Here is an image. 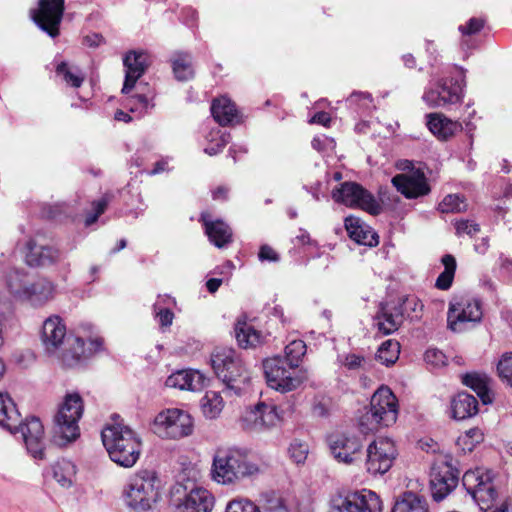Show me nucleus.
<instances>
[{"mask_svg":"<svg viewBox=\"0 0 512 512\" xmlns=\"http://www.w3.org/2000/svg\"><path fill=\"white\" fill-rule=\"evenodd\" d=\"M40 340L46 355L60 361L66 367H75L85 355L81 337L68 335L61 317H48L42 325Z\"/></svg>","mask_w":512,"mask_h":512,"instance_id":"f257e3e1","label":"nucleus"},{"mask_svg":"<svg viewBox=\"0 0 512 512\" xmlns=\"http://www.w3.org/2000/svg\"><path fill=\"white\" fill-rule=\"evenodd\" d=\"M119 416L113 418V423L107 424L101 438L110 459L119 466L130 468L138 461L142 451V441L139 435L129 426L116 421Z\"/></svg>","mask_w":512,"mask_h":512,"instance_id":"f03ea898","label":"nucleus"},{"mask_svg":"<svg viewBox=\"0 0 512 512\" xmlns=\"http://www.w3.org/2000/svg\"><path fill=\"white\" fill-rule=\"evenodd\" d=\"M212 367L223 382L226 396L241 395L248 387L250 372L240 355L231 348H221L212 354Z\"/></svg>","mask_w":512,"mask_h":512,"instance_id":"7ed1b4c3","label":"nucleus"},{"mask_svg":"<svg viewBox=\"0 0 512 512\" xmlns=\"http://www.w3.org/2000/svg\"><path fill=\"white\" fill-rule=\"evenodd\" d=\"M244 451L237 448L219 449L212 465V477L221 484H231L258 472Z\"/></svg>","mask_w":512,"mask_h":512,"instance_id":"20e7f679","label":"nucleus"},{"mask_svg":"<svg viewBox=\"0 0 512 512\" xmlns=\"http://www.w3.org/2000/svg\"><path fill=\"white\" fill-rule=\"evenodd\" d=\"M84 411V403L77 392L67 393L54 417L53 442L65 446L80 436L79 420Z\"/></svg>","mask_w":512,"mask_h":512,"instance_id":"39448f33","label":"nucleus"},{"mask_svg":"<svg viewBox=\"0 0 512 512\" xmlns=\"http://www.w3.org/2000/svg\"><path fill=\"white\" fill-rule=\"evenodd\" d=\"M7 285L10 292L19 300L40 307L52 300L55 285L44 277H32L24 271L14 270L8 274Z\"/></svg>","mask_w":512,"mask_h":512,"instance_id":"423d86ee","label":"nucleus"},{"mask_svg":"<svg viewBox=\"0 0 512 512\" xmlns=\"http://www.w3.org/2000/svg\"><path fill=\"white\" fill-rule=\"evenodd\" d=\"M158 479L153 471L142 470L132 476L123 492L126 505L134 512H147L158 499Z\"/></svg>","mask_w":512,"mask_h":512,"instance_id":"0eeeda50","label":"nucleus"},{"mask_svg":"<svg viewBox=\"0 0 512 512\" xmlns=\"http://www.w3.org/2000/svg\"><path fill=\"white\" fill-rule=\"evenodd\" d=\"M263 369L269 387L281 392L295 390L308 378L306 370L290 368L281 356L266 359Z\"/></svg>","mask_w":512,"mask_h":512,"instance_id":"6e6552de","label":"nucleus"},{"mask_svg":"<svg viewBox=\"0 0 512 512\" xmlns=\"http://www.w3.org/2000/svg\"><path fill=\"white\" fill-rule=\"evenodd\" d=\"M170 503L174 512H211L214 497L205 488L177 483L171 489Z\"/></svg>","mask_w":512,"mask_h":512,"instance_id":"1a4fd4ad","label":"nucleus"},{"mask_svg":"<svg viewBox=\"0 0 512 512\" xmlns=\"http://www.w3.org/2000/svg\"><path fill=\"white\" fill-rule=\"evenodd\" d=\"M364 454L361 466L372 476H382L391 469L398 451L391 438L379 437L364 449Z\"/></svg>","mask_w":512,"mask_h":512,"instance_id":"9d476101","label":"nucleus"},{"mask_svg":"<svg viewBox=\"0 0 512 512\" xmlns=\"http://www.w3.org/2000/svg\"><path fill=\"white\" fill-rule=\"evenodd\" d=\"M192 417L185 411L172 408L161 411L153 422V432L161 438L180 439L193 432Z\"/></svg>","mask_w":512,"mask_h":512,"instance_id":"9b49d317","label":"nucleus"},{"mask_svg":"<svg viewBox=\"0 0 512 512\" xmlns=\"http://www.w3.org/2000/svg\"><path fill=\"white\" fill-rule=\"evenodd\" d=\"M335 202L351 208H361L372 215L381 212V206L374 196L356 182H344L332 191Z\"/></svg>","mask_w":512,"mask_h":512,"instance_id":"f8f14e48","label":"nucleus"},{"mask_svg":"<svg viewBox=\"0 0 512 512\" xmlns=\"http://www.w3.org/2000/svg\"><path fill=\"white\" fill-rule=\"evenodd\" d=\"M483 316L481 302L471 297H455L449 303L447 323L453 332H462L468 323H478Z\"/></svg>","mask_w":512,"mask_h":512,"instance_id":"ddd939ff","label":"nucleus"},{"mask_svg":"<svg viewBox=\"0 0 512 512\" xmlns=\"http://www.w3.org/2000/svg\"><path fill=\"white\" fill-rule=\"evenodd\" d=\"M328 444L332 455L339 463L352 466L362 465L364 444L359 436L335 433L328 437Z\"/></svg>","mask_w":512,"mask_h":512,"instance_id":"4468645a","label":"nucleus"},{"mask_svg":"<svg viewBox=\"0 0 512 512\" xmlns=\"http://www.w3.org/2000/svg\"><path fill=\"white\" fill-rule=\"evenodd\" d=\"M329 512H382L379 496L367 489L332 498Z\"/></svg>","mask_w":512,"mask_h":512,"instance_id":"2eb2a0df","label":"nucleus"},{"mask_svg":"<svg viewBox=\"0 0 512 512\" xmlns=\"http://www.w3.org/2000/svg\"><path fill=\"white\" fill-rule=\"evenodd\" d=\"M329 512H382L379 496L367 489L332 498Z\"/></svg>","mask_w":512,"mask_h":512,"instance_id":"dca6fc26","label":"nucleus"},{"mask_svg":"<svg viewBox=\"0 0 512 512\" xmlns=\"http://www.w3.org/2000/svg\"><path fill=\"white\" fill-rule=\"evenodd\" d=\"M64 0H39L38 8L32 11L35 24L47 35H59L64 14Z\"/></svg>","mask_w":512,"mask_h":512,"instance_id":"f3484780","label":"nucleus"},{"mask_svg":"<svg viewBox=\"0 0 512 512\" xmlns=\"http://www.w3.org/2000/svg\"><path fill=\"white\" fill-rule=\"evenodd\" d=\"M370 406L372 419L380 426L388 427L396 422L398 402L396 396L387 386L380 387L373 394Z\"/></svg>","mask_w":512,"mask_h":512,"instance_id":"a211bd4d","label":"nucleus"},{"mask_svg":"<svg viewBox=\"0 0 512 512\" xmlns=\"http://www.w3.org/2000/svg\"><path fill=\"white\" fill-rule=\"evenodd\" d=\"M463 89L458 80L440 79L437 83L427 89L422 99L430 108H438L447 104H455L461 101Z\"/></svg>","mask_w":512,"mask_h":512,"instance_id":"6ab92c4d","label":"nucleus"},{"mask_svg":"<svg viewBox=\"0 0 512 512\" xmlns=\"http://www.w3.org/2000/svg\"><path fill=\"white\" fill-rule=\"evenodd\" d=\"M459 471L449 462L435 464L430 474L431 494L435 501L443 500L457 486Z\"/></svg>","mask_w":512,"mask_h":512,"instance_id":"aec40b11","label":"nucleus"},{"mask_svg":"<svg viewBox=\"0 0 512 512\" xmlns=\"http://www.w3.org/2000/svg\"><path fill=\"white\" fill-rule=\"evenodd\" d=\"M12 434L20 433L26 445L27 451L35 459L44 458V428L39 418L30 417L19 422L13 427Z\"/></svg>","mask_w":512,"mask_h":512,"instance_id":"412c9836","label":"nucleus"},{"mask_svg":"<svg viewBox=\"0 0 512 512\" xmlns=\"http://www.w3.org/2000/svg\"><path fill=\"white\" fill-rule=\"evenodd\" d=\"M277 421V413L274 406L258 403L253 408L246 409L240 418L241 428L247 431L261 432Z\"/></svg>","mask_w":512,"mask_h":512,"instance_id":"4be33fe9","label":"nucleus"},{"mask_svg":"<svg viewBox=\"0 0 512 512\" xmlns=\"http://www.w3.org/2000/svg\"><path fill=\"white\" fill-rule=\"evenodd\" d=\"M61 252L56 247L44 243L37 237L30 238L26 243L25 261L31 267H48L61 259Z\"/></svg>","mask_w":512,"mask_h":512,"instance_id":"5701e85b","label":"nucleus"},{"mask_svg":"<svg viewBox=\"0 0 512 512\" xmlns=\"http://www.w3.org/2000/svg\"><path fill=\"white\" fill-rule=\"evenodd\" d=\"M391 183L397 192L406 199H418L431 192L424 171H415L412 175H395L392 177Z\"/></svg>","mask_w":512,"mask_h":512,"instance_id":"b1692460","label":"nucleus"},{"mask_svg":"<svg viewBox=\"0 0 512 512\" xmlns=\"http://www.w3.org/2000/svg\"><path fill=\"white\" fill-rule=\"evenodd\" d=\"M149 55L144 51H129L124 59L123 64L126 68L125 81L122 93L129 94L134 88L137 80L145 73L148 68Z\"/></svg>","mask_w":512,"mask_h":512,"instance_id":"393cba45","label":"nucleus"},{"mask_svg":"<svg viewBox=\"0 0 512 512\" xmlns=\"http://www.w3.org/2000/svg\"><path fill=\"white\" fill-rule=\"evenodd\" d=\"M200 220L210 242L217 248H223L232 242V230L224 221L212 220L208 212H203Z\"/></svg>","mask_w":512,"mask_h":512,"instance_id":"a878e982","label":"nucleus"},{"mask_svg":"<svg viewBox=\"0 0 512 512\" xmlns=\"http://www.w3.org/2000/svg\"><path fill=\"white\" fill-rule=\"evenodd\" d=\"M403 309L396 303L381 304L378 314L375 317L378 330L384 335H389L403 323Z\"/></svg>","mask_w":512,"mask_h":512,"instance_id":"bb28decb","label":"nucleus"},{"mask_svg":"<svg viewBox=\"0 0 512 512\" xmlns=\"http://www.w3.org/2000/svg\"><path fill=\"white\" fill-rule=\"evenodd\" d=\"M204 384L205 377L197 370H179L172 373L165 381L167 387L190 391L200 390Z\"/></svg>","mask_w":512,"mask_h":512,"instance_id":"cd10ccee","label":"nucleus"},{"mask_svg":"<svg viewBox=\"0 0 512 512\" xmlns=\"http://www.w3.org/2000/svg\"><path fill=\"white\" fill-rule=\"evenodd\" d=\"M345 228L349 237L360 245L373 247L378 244V235L376 232L357 217H346Z\"/></svg>","mask_w":512,"mask_h":512,"instance_id":"c85d7f7f","label":"nucleus"},{"mask_svg":"<svg viewBox=\"0 0 512 512\" xmlns=\"http://www.w3.org/2000/svg\"><path fill=\"white\" fill-rule=\"evenodd\" d=\"M427 127L431 133L441 140H446L458 131L462 130L461 123L447 118L442 113L428 114Z\"/></svg>","mask_w":512,"mask_h":512,"instance_id":"c756f323","label":"nucleus"},{"mask_svg":"<svg viewBox=\"0 0 512 512\" xmlns=\"http://www.w3.org/2000/svg\"><path fill=\"white\" fill-rule=\"evenodd\" d=\"M452 416L457 420H464L477 414V399L466 392L458 393L451 401Z\"/></svg>","mask_w":512,"mask_h":512,"instance_id":"7c9ffc66","label":"nucleus"},{"mask_svg":"<svg viewBox=\"0 0 512 512\" xmlns=\"http://www.w3.org/2000/svg\"><path fill=\"white\" fill-rule=\"evenodd\" d=\"M392 512H429V509L424 497L407 491L397 498Z\"/></svg>","mask_w":512,"mask_h":512,"instance_id":"2f4dec72","label":"nucleus"},{"mask_svg":"<svg viewBox=\"0 0 512 512\" xmlns=\"http://www.w3.org/2000/svg\"><path fill=\"white\" fill-rule=\"evenodd\" d=\"M235 337L242 348H253L261 344L263 335L246 321L238 320L235 324Z\"/></svg>","mask_w":512,"mask_h":512,"instance_id":"473e14b6","label":"nucleus"},{"mask_svg":"<svg viewBox=\"0 0 512 512\" xmlns=\"http://www.w3.org/2000/svg\"><path fill=\"white\" fill-rule=\"evenodd\" d=\"M462 383L467 387H470L481 399L483 404H489L492 402L489 389L490 379L487 375L467 373L462 376Z\"/></svg>","mask_w":512,"mask_h":512,"instance_id":"72a5a7b5","label":"nucleus"},{"mask_svg":"<svg viewBox=\"0 0 512 512\" xmlns=\"http://www.w3.org/2000/svg\"><path fill=\"white\" fill-rule=\"evenodd\" d=\"M19 422V412L7 393L0 392V426L13 432Z\"/></svg>","mask_w":512,"mask_h":512,"instance_id":"f704fd0d","label":"nucleus"},{"mask_svg":"<svg viewBox=\"0 0 512 512\" xmlns=\"http://www.w3.org/2000/svg\"><path fill=\"white\" fill-rule=\"evenodd\" d=\"M211 113L214 120L219 123V125L226 126L232 123L233 119L236 117L237 111L230 99L221 97L212 102Z\"/></svg>","mask_w":512,"mask_h":512,"instance_id":"c9c22d12","label":"nucleus"},{"mask_svg":"<svg viewBox=\"0 0 512 512\" xmlns=\"http://www.w3.org/2000/svg\"><path fill=\"white\" fill-rule=\"evenodd\" d=\"M483 511L490 509L496 499L497 492L489 476H485V481L470 494Z\"/></svg>","mask_w":512,"mask_h":512,"instance_id":"e433bc0d","label":"nucleus"},{"mask_svg":"<svg viewBox=\"0 0 512 512\" xmlns=\"http://www.w3.org/2000/svg\"><path fill=\"white\" fill-rule=\"evenodd\" d=\"M172 69L178 81H189L194 77L192 57L188 53H176L171 58Z\"/></svg>","mask_w":512,"mask_h":512,"instance_id":"4c0bfd02","label":"nucleus"},{"mask_svg":"<svg viewBox=\"0 0 512 512\" xmlns=\"http://www.w3.org/2000/svg\"><path fill=\"white\" fill-rule=\"evenodd\" d=\"M55 480L64 488L73 485L76 476V466L70 460L63 459L56 463L53 468Z\"/></svg>","mask_w":512,"mask_h":512,"instance_id":"58836bf2","label":"nucleus"},{"mask_svg":"<svg viewBox=\"0 0 512 512\" xmlns=\"http://www.w3.org/2000/svg\"><path fill=\"white\" fill-rule=\"evenodd\" d=\"M441 263L444 266V271L437 277L435 287L440 290H448L455 276L456 271V259L451 254H445L441 258Z\"/></svg>","mask_w":512,"mask_h":512,"instance_id":"ea45409f","label":"nucleus"},{"mask_svg":"<svg viewBox=\"0 0 512 512\" xmlns=\"http://www.w3.org/2000/svg\"><path fill=\"white\" fill-rule=\"evenodd\" d=\"M307 347L303 340H292L285 347V356L282 357L290 368H298L306 354Z\"/></svg>","mask_w":512,"mask_h":512,"instance_id":"a19ab883","label":"nucleus"},{"mask_svg":"<svg viewBox=\"0 0 512 512\" xmlns=\"http://www.w3.org/2000/svg\"><path fill=\"white\" fill-rule=\"evenodd\" d=\"M400 353V344L396 340L388 339L384 341L376 353V359L386 366L394 364Z\"/></svg>","mask_w":512,"mask_h":512,"instance_id":"79ce46f5","label":"nucleus"},{"mask_svg":"<svg viewBox=\"0 0 512 512\" xmlns=\"http://www.w3.org/2000/svg\"><path fill=\"white\" fill-rule=\"evenodd\" d=\"M203 414L210 418H216L223 409V399L220 393L208 391L201 400Z\"/></svg>","mask_w":512,"mask_h":512,"instance_id":"37998d69","label":"nucleus"},{"mask_svg":"<svg viewBox=\"0 0 512 512\" xmlns=\"http://www.w3.org/2000/svg\"><path fill=\"white\" fill-rule=\"evenodd\" d=\"M260 512H289L284 498L275 492H266L261 495Z\"/></svg>","mask_w":512,"mask_h":512,"instance_id":"c03bdc74","label":"nucleus"},{"mask_svg":"<svg viewBox=\"0 0 512 512\" xmlns=\"http://www.w3.org/2000/svg\"><path fill=\"white\" fill-rule=\"evenodd\" d=\"M483 439L484 435L479 428H471L458 437L456 445L463 453L472 452Z\"/></svg>","mask_w":512,"mask_h":512,"instance_id":"a18cd8bd","label":"nucleus"},{"mask_svg":"<svg viewBox=\"0 0 512 512\" xmlns=\"http://www.w3.org/2000/svg\"><path fill=\"white\" fill-rule=\"evenodd\" d=\"M230 134L217 129L211 131L207 137L210 144L204 149V152L210 156L220 153L230 142Z\"/></svg>","mask_w":512,"mask_h":512,"instance_id":"49530a36","label":"nucleus"},{"mask_svg":"<svg viewBox=\"0 0 512 512\" xmlns=\"http://www.w3.org/2000/svg\"><path fill=\"white\" fill-rule=\"evenodd\" d=\"M128 105L130 112L137 113L138 117L144 116L154 107L151 98L141 93L131 96L128 99Z\"/></svg>","mask_w":512,"mask_h":512,"instance_id":"de8ad7c7","label":"nucleus"},{"mask_svg":"<svg viewBox=\"0 0 512 512\" xmlns=\"http://www.w3.org/2000/svg\"><path fill=\"white\" fill-rule=\"evenodd\" d=\"M466 207L463 198L457 194H450L438 205V210L441 213H459L465 211Z\"/></svg>","mask_w":512,"mask_h":512,"instance_id":"09e8293b","label":"nucleus"},{"mask_svg":"<svg viewBox=\"0 0 512 512\" xmlns=\"http://www.w3.org/2000/svg\"><path fill=\"white\" fill-rule=\"evenodd\" d=\"M56 72L57 74L62 75L65 82L74 88L80 87L84 81V76L81 75L79 70L69 68L66 62L58 64Z\"/></svg>","mask_w":512,"mask_h":512,"instance_id":"8fccbe9b","label":"nucleus"},{"mask_svg":"<svg viewBox=\"0 0 512 512\" xmlns=\"http://www.w3.org/2000/svg\"><path fill=\"white\" fill-rule=\"evenodd\" d=\"M497 372L501 381L512 387V352L501 356L497 364Z\"/></svg>","mask_w":512,"mask_h":512,"instance_id":"3c124183","label":"nucleus"},{"mask_svg":"<svg viewBox=\"0 0 512 512\" xmlns=\"http://www.w3.org/2000/svg\"><path fill=\"white\" fill-rule=\"evenodd\" d=\"M397 306L403 309V316L406 314L408 317H418L419 313L423 309V304L419 298L416 296H407L402 298L399 303H396Z\"/></svg>","mask_w":512,"mask_h":512,"instance_id":"603ef678","label":"nucleus"},{"mask_svg":"<svg viewBox=\"0 0 512 512\" xmlns=\"http://www.w3.org/2000/svg\"><path fill=\"white\" fill-rule=\"evenodd\" d=\"M485 476L479 469L466 471L462 477V484L466 491L471 494L485 481Z\"/></svg>","mask_w":512,"mask_h":512,"instance_id":"864d4df0","label":"nucleus"},{"mask_svg":"<svg viewBox=\"0 0 512 512\" xmlns=\"http://www.w3.org/2000/svg\"><path fill=\"white\" fill-rule=\"evenodd\" d=\"M288 451L290 458L296 464H303L307 459L309 448L306 443L295 440L290 444Z\"/></svg>","mask_w":512,"mask_h":512,"instance_id":"5fc2aeb1","label":"nucleus"},{"mask_svg":"<svg viewBox=\"0 0 512 512\" xmlns=\"http://www.w3.org/2000/svg\"><path fill=\"white\" fill-rule=\"evenodd\" d=\"M226 512H260V508L249 500H235L227 505Z\"/></svg>","mask_w":512,"mask_h":512,"instance_id":"6e6d98bb","label":"nucleus"},{"mask_svg":"<svg viewBox=\"0 0 512 512\" xmlns=\"http://www.w3.org/2000/svg\"><path fill=\"white\" fill-rule=\"evenodd\" d=\"M424 359L427 364L435 368L444 366L447 361L446 355L442 351L435 348L428 349L425 352Z\"/></svg>","mask_w":512,"mask_h":512,"instance_id":"4d7b16f0","label":"nucleus"},{"mask_svg":"<svg viewBox=\"0 0 512 512\" xmlns=\"http://www.w3.org/2000/svg\"><path fill=\"white\" fill-rule=\"evenodd\" d=\"M107 205H108V199H106L105 197L101 198L98 201H94L92 203L93 212L87 214L86 219H85V225L90 226V225L94 224L97 221V219L99 218V216L102 213H104Z\"/></svg>","mask_w":512,"mask_h":512,"instance_id":"13d9d810","label":"nucleus"},{"mask_svg":"<svg viewBox=\"0 0 512 512\" xmlns=\"http://www.w3.org/2000/svg\"><path fill=\"white\" fill-rule=\"evenodd\" d=\"M343 366L348 370H360L366 369L368 365V361L360 355L357 354H348L345 356L343 362Z\"/></svg>","mask_w":512,"mask_h":512,"instance_id":"bf43d9fd","label":"nucleus"},{"mask_svg":"<svg viewBox=\"0 0 512 512\" xmlns=\"http://www.w3.org/2000/svg\"><path fill=\"white\" fill-rule=\"evenodd\" d=\"M482 18H471L465 25H460L458 30L463 36H470L478 33L484 27Z\"/></svg>","mask_w":512,"mask_h":512,"instance_id":"052dcab7","label":"nucleus"},{"mask_svg":"<svg viewBox=\"0 0 512 512\" xmlns=\"http://www.w3.org/2000/svg\"><path fill=\"white\" fill-rule=\"evenodd\" d=\"M456 233L458 235L467 234L473 236L480 231V227L477 223L469 220L457 221L455 224Z\"/></svg>","mask_w":512,"mask_h":512,"instance_id":"680f3d73","label":"nucleus"},{"mask_svg":"<svg viewBox=\"0 0 512 512\" xmlns=\"http://www.w3.org/2000/svg\"><path fill=\"white\" fill-rule=\"evenodd\" d=\"M153 308L160 325L162 327H169L173 322V312L169 308H159L157 303L154 304Z\"/></svg>","mask_w":512,"mask_h":512,"instance_id":"e2e57ef3","label":"nucleus"},{"mask_svg":"<svg viewBox=\"0 0 512 512\" xmlns=\"http://www.w3.org/2000/svg\"><path fill=\"white\" fill-rule=\"evenodd\" d=\"M396 168L402 172L399 175H412L415 171H423L420 167H416L413 161L407 159L397 161Z\"/></svg>","mask_w":512,"mask_h":512,"instance_id":"0e129e2a","label":"nucleus"},{"mask_svg":"<svg viewBox=\"0 0 512 512\" xmlns=\"http://www.w3.org/2000/svg\"><path fill=\"white\" fill-rule=\"evenodd\" d=\"M260 261L277 262L279 260L278 254L268 245H262L258 254Z\"/></svg>","mask_w":512,"mask_h":512,"instance_id":"69168bd1","label":"nucleus"},{"mask_svg":"<svg viewBox=\"0 0 512 512\" xmlns=\"http://www.w3.org/2000/svg\"><path fill=\"white\" fill-rule=\"evenodd\" d=\"M103 347V339L102 338H94V339H90L89 341V346L86 348L84 346V349H85V355L82 356V360L93 355L94 353L100 351Z\"/></svg>","mask_w":512,"mask_h":512,"instance_id":"338daca9","label":"nucleus"},{"mask_svg":"<svg viewBox=\"0 0 512 512\" xmlns=\"http://www.w3.org/2000/svg\"><path fill=\"white\" fill-rule=\"evenodd\" d=\"M333 143H334L333 139L323 135V136L314 137L311 142V145L315 150L323 151L328 146L332 145Z\"/></svg>","mask_w":512,"mask_h":512,"instance_id":"774afa93","label":"nucleus"}]
</instances>
